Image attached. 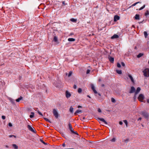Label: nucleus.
Segmentation results:
<instances>
[{"mask_svg": "<svg viewBox=\"0 0 149 149\" xmlns=\"http://www.w3.org/2000/svg\"><path fill=\"white\" fill-rule=\"evenodd\" d=\"M65 2L64 1H63L62 2V3L63 4V5H65Z\"/></svg>", "mask_w": 149, "mask_h": 149, "instance_id": "59", "label": "nucleus"}, {"mask_svg": "<svg viewBox=\"0 0 149 149\" xmlns=\"http://www.w3.org/2000/svg\"><path fill=\"white\" fill-rule=\"evenodd\" d=\"M123 122L125 123L126 125V127L127 126V121L126 120H123Z\"/></svg>", "mask_w": 149, "mask_h": 149, "instance_id": "33", "label": "nucleus"}, {"mask_svg": "<svg viewBox=\"0 0 149 149\" xmlns=\"http://www.w3.org/2000/svg\"><path fill=\"white\" fill-rule=\"evenodd\" d=\"M65 96L67 98H68L71 96V94L69 92L66 91H65Z\"/></svg>", "mask_w": 149, "mask_h": 149, "instance_id": "6", "label": "nucleus"}, {"mask_svg": "<svg viewBox=\"0 0 149 149\" xmlns=\"http://www.w3.org/2000/svg\"><path fill=\"white\" fill-rule=\"evenodd\" d=\"M91 88L92 89L94 93L95 94H97V91L95 90V88L93 84H91Z\"/></svg>", "mask_w": 149, "mask_h": 149, "instance_id": "8", "label": "nucleus"}, {"mask_svg": "<svg viewBox=\"0 0 149 149\" xmlns=\"http://www.w3.org/2000/svg\"><path fill=\"white\" fill-rule=\"evenodd\" d=\"M137 57L138 58H140V53L139 54L137 55Z\"/></svg>", "mask_w": 149, "mask_h": 149, "instance_id": "54", "label": "nucleus"}, {"mask_svg": "<svg viewBox=\"0 0 149 149\" xmlns=\"http://www.w3.org/2000/svg\"><path fill=\"white\" fill-rule=\"evenodd\" d=\"M120 19V17L118 15H115L114 17V21L115 22H116L117 20H119Z\"/></svg>", "mask_w": 149, "mask_h": 149, "instance_id": "9", "label": "nucleus"}, {"mask_svg": "<svg viewBox=\"0 0 149 149\" xmlns=\"http://www.w3.org/2000/svg\"><path fill=\"white\" fill-rule=\"evenodd\" d=\"M98 94V95L99 96H101V94L100 93H97Z\"/></svg>", "mask_w": 149, "mask_h": 149, "instance_id": "60", "label": "nucleus"}, {"mask_svg": "<svg viewBox=\"0 0 149 149\" xmlns=\"http://www.w3.org/2000/svg\"><path fill=\"white\" fill-rule=\"evenodd\" d=\"M104 86V84H102V87H103Z\"/></svg>", "mask_w": 149, "mask_h": 149, "instance_id": "61", "label": "nucleus"}, {"mask_svg": "<svg viewBox=\"0 0 149 149\" xmlns=\"http://www.w3.org/2000/svg\"><path fill=\"white\" fill-rule=\"evenodd\" d=\"M90 72V70H87V71H86V74H89Z\"/></svg>", "mask_w": 149, "mask_h": 149, "instance_id": "41", "label": "nucleus"}, {"mask_svg": "<svg viewBox=\"0 0 149 149\" xmlns=\"http://www.w3.org/2000/svg\"><path fill=\"white\" fill-rule=\"evenodd\" d=\"M9 136L10 137H12V136H14L15 138H16V136H14V135H10Z\"/></svg>", "mask_w": 149, "mask_h": 149, "instance_id": "49", "label": "nucleus"}, {"mask_svg": "<svg viewBox=\"0 0 149 149\" xmlns=\"http://www.w3.org/2000/svg\"><path fill=\"white\" fill-rule=\"evenodd\" d=\"M31 114L29 116V117L30 118H32L34 116V112H32L31 113Z\"/></svg>", "mask_w": 149, "mask_h": 149, "instance_id": "20", "label": "nucleus"}, {"mask_svg": "<svg viewBox=\"0 0 149 149\" xmlns=\"http://www.w3.org/2000/svg\"><path fill=\"white\" fill-rule=\"evenodd\" d=\"M98 111L99 112H100V113L101 112V110L100 109V108H99L98 109Z\"/></svg>", "mask_w": 149, "mask_h": 149, "instance_id": "48", "label": "nucleus"}, {"mask_svg": "<svg viewBox=\"0 0 149 149\" xmlns=\"http://www.w3.org/2000/svg\"><path fill=\"white\" fill-rule=\"evenodd\" d=\"M139 48V46H136L134 47V49H136L137 48Z\"/></svg>", "mask_w": 149, "mask_h": 149, "instance_id": "47", "label": "nucleus"}, {"mask_svg": "<svg viewBox=\"0 0 149 149\" xmlns=\"http://www.w3.org/2000/svg\"><path fill=\"white\" fill-rule=\"evenodd\" d=\"M143 75L145 77H149V68H147L145 69L143 71Z\"/></svg>", "mask_w": 149, "mask_h": 149, "instance_id": "2", "label": "nucleus"}, {"mask_svg": "<svg viewBox=\"0 0 149 149\" xmlns=\"http://www.w3.org/2000/svg\"><path fill=\"white\" fill-rule=\"evenodd\" d=\"M145 5H144L142 7L140 8V10L143 9L145 7Z\"/></svg>", "mask_w": 149, "mask_h": 149, "instance_id": "43", "label": "nucleus"}, {"mask_svg": "<svg viewBox=\"0 0 149 149\" xmlns=\"http://www.w3.org/2000/svg\"><path fill=\"white\" fill-rule=\"evenodd\" d=\"M119 36L116 34H114L111 37V39H113L114 38H118Z\"/></svg>", "mask_w": 149, "mask_h": 149, "instance_id": "14", "label": "nucleus"}, {"mask_svg": "<svg viewBox=\"0 0 149 149\" xmlns=\"http://www.w3.org/2000/svg\"><path fill=\"white\" fill-rule=\"evenodd\" d=\"M68 127L69 129L71 128V127H72L71 124L70 123H69L68 124Z\"/></svg>", "mask_w": 149, "mask_h": 149, "instance_id": "40", "label": "nucleus"}, {"mask_svg": "<svg viewBox=\"0 0 149 149\" xmlns=\"http://www.w3.org/2000/svg\"><path fill=\"white\" fill-rule=\"evenodd\" d=\"M73 108L72 107V106H71L70 107V111L71 113H72L73 112Z\"/></svg>", "mask_w": 149, "mask_h": 149, "instance_id": "23", "label": "nucleus"}, {"mask_svg": "<svg viewBox=\"0 0 149 149\" xmlns=\"http://www.w3.org/2000/svg\"><path fill=\"white\" fill-rule=\"evenodd\" d=\"M73 88H74V89H76V88H77V86H76L74 84V86H73Z\"/></svg>", "mask_w": 149, "mask_h": 149, "instance_id": "50", "label": "nucleus"}, {"mask_svg": "<svg viewBox=\"0 0 149 149\" xmlns=\"http://www.w3.org/2000/svg\"><path fill=\"white\" fill-rule=\"evenodd\" d=\"M129 139L128 138L126 139H125L123 141L125 143H127L129 141Z\"/></svg>", "mask_w": 149, "mask_h": 149, "instance_id": "29", "label": "nucleus"}, {"mask_svg": "<svg viewBox=\"0 0 149 149\" xmlns=\"http://www.w3.org/2000/svg\"><path fill=\"white\" fill-rule=\"evenodd\" d=\"M6 147L7 148H8V146H7V145H6Z\"/></svg>", "mask_w": 149, "mask_h": 149, "instance_id": "62", "label": "nucleus"}, {"mask_svg": "<svg viewBox=\"0 0 149 149\" xmlns=\"http://www.w3.org/2000/svg\"><path fill=\"white\" fill-rule=\"evenodd\" d=\"M144 34L145 37L146 38L148 36V34L147 33V32L146 31H144Z\"/></svg>", "mask_w": 149, "mask_h": 149, "instance_id": "30", "label": "nucleus"}, {"mask_svg": "<svg viewBox=\"0 0 149 149\" xmlns=\"http://www.w3.org/2000/svg\"><path fill=\"white\" fill-rule=\"evenodd\" d=\"M40 141L42 143H43L45 145H47V143H45L43 140H42V139H40Z\"/></svg>", "mask_w": 149, "mask_h": 149, "instance_id": "34", "label": "nucleus"}, {"mask_svg": "<svg viewBox=\"0 0 149 149\" xmlns=\"http://www.w3.org/2000/svg\"><path fill=\"white\" fill-rule=\"evenodd\" d=\"M128 76L130 79L132 83L133 84H134V81L132 76L130 74H128Z\"/></svg>", "mask_w": 149, "mask_h": 149, "instance_id": "7", "label": "nucleus"}, {"mask_svg": "<svg viewBox=\"0 0 149 149\" xmlns=\"http://www.w3.org/2000/svg\"><path fill=\"white\" fill-rule=\"evenodd\" d=\"M116 141V138L115 137L113 138L112 139L110 140L112 142H115Z\"/></svg>", "mask_w": 149, "mask_h": 149, "instance_id": "27", "label": "nucleus"}, {"mask_svg": "<svg viewBox=\"0 0 149 149\" xmlns=\"http://www.w3.org/2000/svg\"><path fill=\"white\" fill-rule=\"evenodd\" d=\"M140 92V87H138L136 90L135 88L133 86H132L129 92V93H135L134 95V98L135 99L136 98V95L138 93Z\"/></svg>", "mask_w": 149, "mask_h": 149, "instance_id": "1", "label": "nucleus"}, {"mask_svg": "<svg viewBox=\"0 0 149 149\" xmlns=\"http://www.w3.org/2000/svg\"><path fill=\"white\" fill-rule=\"evenodd\" d=\"M97 119H98L102 121L105 124H107V122L104 120V119L103 118H100L98 117L97 118Z\"/></svg>", "mask_w": 149, "mask_h": 149, "instance_id": "11", "label": "nucleus"}, {"mask_svg": "<svg viewBox=\"0 0 149 149\" xmlns=\"http://www.w3.org/2000/svg\"><path fill=\"white\" fill-rule=\"evenodd\" d=\"M37 111V112H38V113L40 115L42 116H43V115L39 111V110H38Z\"/></svg>", "mask_w": 149, "mask_h": 149, "instance_id": "39", "label": "nucleus"}, {"mask_svg": "<svg viewBox=\"0 0 149 149\" xmlns=\"http://www.w3.org/2000/svg\"><path fill=\"white\" fill-rule=\"evenodd\" d=\"M132 26L133 27H134H134H135L134 26V25H133Z\"/></svg>", "mask_w": 149, "mask_h": 149, "instance_id": "64", "label": "nucleus"}, {"mask_svg": "<svg viewBox=\"0 0 149 149\" xmlns=\"http://www.w3.org/2000/svg\"><path fill=\"white\" fill-rule=\"evenodd\" d=\"M146 102L148 103H149V99H147Z\"/></svg>", "mask_w": 149, "mask_h": 149, "instance_id": "52", "label": "nucleus"}, {"mask_svg": "<svg viewBox=\"0 0 149 149\" xmlns=\"http://www.w3.org/2000/svg\"><path fill=\"white\" fill-rule=\"evenodd\" d=\"M70 21L73 22H76L77 21V19L74 18H71L70 19Z\"/></svg>", "mask_w": 149, "mask_h": 149, "instance_id": "22", "label": "nucleus"}, {"mask_svg": "<svg viewBox=\"0 0 149 149\" xmlns=\"http://www.w3.org/2000/svg\"><path fill=\"white\" fill-rule=\"evenodd\" d=\"M10 101L13 104H15V102L14 100L11 99L10 100Z\"/></svg>", "mask_w": 149, "mask_h": 149, "instance_id": "31", "label": "nucleus"}, {"mask_svg": "<svg viewBox=\"0 0 149 149\" xmlns=\"http://www.w3.org/2000/svg\"><path fill=\"white\" fill-rule=\"evenodd\" d=\"M82 91V90L80 88H79L78 90V92L79 93H81Z\"/></svg>", "mask_w": 149, "mask_h": 149, "instance_id": "28", "label": "nucleus"}, {"mask_svg": "<svg viewBox=\"0 0 149 149\" xmlns=\"http://www.w3.org/2000/svg\"><path fill=\"white\" fill-rule=\"evenodd\" d=\"M27 127L30 131L32 132L35 133V132L34 130L33 129L32 127L29 125H28L27 126Z\"/></svg>", "mask_w": 149, "mask_h": 149, "instance_id": "10", "label": "nucleus"}, {"mask_svg": "<svg viewBox=\"0 0 149 149\" xmlns=\"http://www.w3.org/2000/svg\"><path fill=\"white\" fill-rule=\"evenodd\" d=\"M139 3V2H136V3H134V4H132L131 6H130V8L131 6H135L136 4H137V3Z\"/></svg>", "mask_w": 149, "mask_h": 149, "instance_id": "37", "label": "nucleus"}, {"mask_svg": "<svg viewBox=\"0 0 149 149\" xmlns=\"http://www.w3.org/2000/svg\"><path fill=\"white\" fill-rule=\"evenodd\" d=\"M21 77H19V79L20 80L21 79Z\"/></svg>", "mask_w": 149, "mask_h": 149, "instance_id": "63", "label": "nucleus"}, {"mask_svg": "<svg viewBox=\"0 0 149 149\" xmlns=\"http://www.w3.org/2000/svg\"><path fill=\"white\" fill-rule=\"evenodd\" d=\"M116 72L117 73L119 74H120L122 73V71L121 70H117Z\"/></svg>", "mask_w": 149, "mask_h": 149, "instance_id": "25", "label": "nucleus"}, {"mask_svg": "<svg viewBox=\"0 0 149 149\" xmlns=\"http://www.w3.org/2000/svg\"><path fill=\"white\" fill-rule=\"evenodd\" d=\"M82 111L81 110H77L74 113V114L76 116L77 115V113H79V112H81Z\"/></svg>", "mask_w": 149, "mask_h": 149, "instance_id": "15", "label": "nucleus"}, {"mask_svg": "<svg viewBox=\"0 0 149 149\" xmlns=\"http://www.w3.org/2000/svg\"><path fill=\"white\" fill-rule=\"evenodd\" d=\"M8 125L10 127H12V125L11 124V123H8Z\"/></svg>", "mask_w": 149, "mask_h": 149, "instance_id": "44", "label": "nucleus"}, {"mask_svg": "<svg viewBox=\"0 0 149 149\" xmlns=\"http://www.w3.org/2000/svg\"><path fill=\"white\" fill-rule=\"evenodd\" d=\"M12 146L15 149H18V146L15 144H12Z\"/></svg>", "mask_w": 149, "mask_h": 149, "instance_id": "18", "label": "nucleus"}, {"mask_svg": "<svg viewBox=\"0 0 149 149\" xmlns=\"http://www.w3.org/2000/svg\"><path fill=\"white\" fill-rule=\"evenodd\" d=\"M43 118L46 121H47V122H49L50 123H51V121L50 120H49L48 118Z\"/></svg>", "mask_w": 149, "mask_h": 149, "instance_id": "24", "label": "nucleus"}, {"mask_svg": "<svg viewBox=\"0 0 149 149\" xmlns=\"http://www.w3.org/2000/svg\"><path fill=\"white\" fill-rule=\"evenodd\" d=\"M65 143H63V144H62V146H63V147H65Z\"/></svg>", "mask_w": 149, "mask_h": 149, "instance_id": "56", "label": "nucleus"}, {"mask_svg": "<svg viewBox=\"0 0 149 149\" xmlns=\"http://www.w3.org/2000/svg\"><path fill=\"white\" fill-rule=\"evenodd\" d=\"M134 18L136 19H139V15L138 14H136Z\"/></svg>", "mask_w": 149, "mask_h": 149, "instance_id": "17", "label": "nucleus"}, {"mask_svg": "<svg viewBox=\"0 0 149 149\" xmlns=\"http://www.w3.org/2000/svg\"><path fill=\"white\" fill-rule=\"evenodd\" d=\"M143 55V54L142 53H140V57L142 56Z\"/></svg>", "mask_w": 149, "mask_h": 149, "instance_id": "55", "label": "nucleus"}, {"mask_svg": "<svg viewBox=\"0 0 149 149\" xmlns=\"http://www.w3.org/2000/svg\"><path fill=\"white\" fill-rule=\"evenodd\" d=\"M117 66L118 68H120L121 67V65H120V64L118 63H117Z\"/></svg>", "mask_w": 149, "mask_h": 149, "instance_id": "38", "label": "nucleus"}, {"mask_svg": "<svg viewBox=\"0 0 149 149\" xmlns=\"http://www.w3.org/2000/svg\"><path fill=\"white\" fill-rule=\"evenodd\" d=\"M138 99L139 101H140V95H139V96L138 97Z\"/></svg>", "mask_w": 149, "mask_h": 149, "instance_id": "53", "label": "nucleus"}, {"mask_svg": "<svg viewBox=\"0 0 149 149\" xmlns=\"http://www.w3.org/2000/svg\"><path fill=\"white\" fill-rule=\"evenodd\" d=\"M2 118L4 120L6 118V117H5V116H2Z\"/></svg>", "mask_w": 149, "mask_h": 149, "instance_id": "42", "label": "nucleus"}, {"mask_svg": "<svg viewBox=\"0 0 149 149\" xmlns=\"http://www.w3.org/2000/svg\"><path fill=\"white\" fill-rule=\"evenodd\" d=\"M119 124L120 125H122L123 124V122L121 121H120L119 122Z\"/></svg>", "mask_w": 149, "mask_h": 149, "instance_id": "51", "label": "nucleus"}, {"mask_svg": "<svg viewBox=\"0 0 149 149\" xmlns=\"http://www.w3.org/2000/svg\"><path fill=\"white\" fill-rule=\"evenodd\" d=\"M141 114L146 118H147L148 117V113L147 112L145 111H142L141 113Z\"/></svg>", "mask_w": 149, "mask_h": 149, "instance_id": "3", "label": "nucleus"}, {"mask_svg": "<svg viewBox=\"0 0 149 149\" xmlns=\"http://www.w3.org/2000/svg\"><path fill=\"white\" fill-rule=\"evenodd\" d=\"M111 102H112L113 103H115V102H116L115 99L113 97H112L111 98Z\"/></svg>", "mask_w": 149, "mask_h": 149, "instance_id": "26", "label": "nucleus"}, {"mask_svg": "<svg viewBox=\"0 0 149 149\" xmlns=\"http://www.w3.org/2000/svg\"><path fill=\"white\" fill-rule=\"evenodd\" d=\"M46 1L45 3L47 5H51L52 4V1Z\"/></svg>", "mask_w": 149, "mask_h": 149, "instance_id": "13", "label": "nucleus"}, {"mask_svg": "<svg viewBox=\"0 0 149 149\" xmlns=\"http://www.w3.org/2000/svg\"><path fill=\"white\" fill-rule=\"evenodd\" d=\"M82 107L81 106H80V105H79L78 106V108H81Z\"/></svg>", "mask_w": 149, "mask_h": 149, "instance_id": "58", "label": "nucleus"}, {"mask_svg": "<svg viewBox=\"0 0 149 149\" xmlns=\"http://www.w3.org/2000/svg\"><path fill=\"white\" fill-rule=\"evenodd\" d=\"M72 71H70L69 72V73L68 74V77H70L72 74Z\"/></svg>", "mask_w": 149, "mask_h": 149, "instance_id": "35", "label": "nucleus"}, {"mask_svg": "<svg viewBox=\"0 0 149 149\" xmlns=\"http://www.w3.org/2000/svg\"><path fill=\"white\" fill-rule=\"evenodd\" d=\"M53 40L55 42H57L58 41V38L56 36H54Z\"/></svg>", "mask_w": 149, "mask_h": 149, "instance_id": "19", "label": "nucleus"}, {"mask_svg": "<svg viewBox=\"0 0 149 149\" xmlns=\"http://www.w3.org/2000/svg\"><path fill=\"white\" fill-rule=\"evenodd\" d=\"M69 129L70 130V131L72 132H74V131L73 130L72 127H71V128H69Z\"/></svg>", "mask_w": 149, "mask_h": 149, "instance_id": "36", "label": "nucleus"}, {"mask_svg": "<svg viewBox=\"0 0 149 149\" xmlns=\"http://www.w3.org/2000/svg\"><path fill=\"white\" fill-rule=\"evenodd\" d=\"M87 97L90 98H91V97L89 95H87Z\"/></svg>", "mask_w": 149, "mask_h": 149, "instance_id": "57", "label": "nucleus"}, {"mask_svg": "<svg viewBox=\"0 0 149 149\" xmlns=\"http://www.w3.org/2000/svg\"><path fill=\"white\" fill-rule=\"evenodd\" d=\"M23 99V97L22 96H21L20 97L18 98V99H17L16 100V101L17 102H19V101L22 100Z\"/></svg>", "mask_w": 149, "mask_h": 149, "instance_id": "16", "label": "nucleus"}, {"mask_svg": "<svg viewBox=\"0 0 149 149\" xmlns=\"http://www.w3.org/2000/svg\"><path fill=\"white\" fill-rule=\"evenodd\" d=\"M144 15L145 16H146L148 15H149V12L148 10H146V12L145 13Z\"/></svg>", "mask_w": 149, "mask_h": 149, "instance_id": "32", "label": "nucleus"}, {"mask_svg": "<svg viewBox=\"0 0 149 149\" xmlns=\"http://www.w3.org/2000/svg\"><path fill=\"white\" fill-rule=\"evenodd\" d=\"M53 113L54 116L56 118H58V114L55 109H54L53 110Z\"/></svg>", "mask_w": 149, "mask_h": 149, "instance_id": "4", "label": "nucleus"}, {"mask_svg": "<svg viewBox=\"0 0 149 149\" xmlns=\"http://www.w3.org/2000/svg\"><path fill=\"white\" fill-rule=\"evenodd\" d=\"M68 40L69 41H74L75 40V39L73 38H69Z\"/></svg>", "mask_w": 149, "mask_h": 149, "instance_id": "21", "label": "nucleus"}, {"mask_svg": "<svg viewBox=\"0 0 149 149\" xmlns=\"http://www.w3.org/2000/svg\"><path fill=\"white\" fill-rule=\"evenodd\" d=\"M72 133L76 135H78V133L76 132H75L74 131V132Z\"/></svg>", "mask_w": 149, "mask_h": 149, "instance_id": "46", "label": "nucleus"}, {"mask_svg": "<svg viewBox=\"0 0 149 149\" xmlns=\"http://www.w3.org/2000/svg\"><path fill=\"white\" fill-rule=\"evenodd\" d=\"M145 97L142 94H140V102H143L144 103L146 102V100H144Z\"/></svg>", "mask_w": 149, "mask_h": 149, "instance_id": "5", "label": "nucleus"}, {"mask_svg": "<svg viewBox=\"0 0 149 149\" xmlns=\"http://www.w3.org/2000/svg\"><path fill=\"white\" fill-rule=\"evenodd\" d=\"M108 58L110 61L112 63H113L114 62V58L110 56H109Z\"/></svg>", "mask_w": 149, "mask_h": 149, "instance_id": "12", "label": "nucleus"}, {"mask_svg": "<svg viewBox=\"0 0 149 149\" xmlns=\"http://www.w3.org/2000/svg\"><path fill=\"white\" fill-rule=\"evenodd\" d=\"M121 65H122L123 66H125V63L123 62H121Z\"/></svg>", "mask_w": 149, "mask_h": 149, "instance_id": "45", "label": "nucleus"}]
</instances>
